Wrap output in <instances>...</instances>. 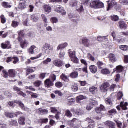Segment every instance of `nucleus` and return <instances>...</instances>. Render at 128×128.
<instances>
[{"mask_svg": "<svg viewBox=\"0 0 128 128\" xmlns=\"http://www.w3.org/2000/svg\"><path fill=\"white\" fill-rule=\"evenodd\" d=\"M90 6L92 8H104V4L100 0H95L92 2Z\"/></svg>", "mask_w": 128, "mask_h": 128, "instance_id": "nucleus-1", "label": "nucleus"}, {"mask_svg": "<svg viewBox=\"0 0 128 128\" xmlns=\"http://www.w3.org/2000/svg\"><path fill=\"white\" fill-rule=\"evenodd\" d=\"M69 56L71 58L72 62H74V64H78L79 60L76 55V51H72V50H69Z\"/></svg>", "mask_w": 128, "mask_h": 128, "instance_id": "nucleus-2", "label": "nucleus"}, {"mask_svg": "<svg viewBox=\"0 0 128 128\" xmlns=\"http://www.w3.org/2000/svg\"><path fill=\"white\" fill-rule=\"evenodd\" d=\"M43 48L45 52V54H50V50L52 52V50H54V47H52L50 44H44L43 46Z\"/></svg>", "mask_w": 128, "mask_h": 128, "instance_id": "nucleus-3", "label": "nucleus"}, {"mask_svg": "<svg viewBox=\"0 0 128 128\" xmlns=\"http://www.w3.org/2000/svg\"><path fill=\"white\" fill-rule=\"evenodd\" d=\"M110 86V83L108 82H106L100 86V90L103 92H106L108 90Z\"/></svg>", "mask_w": 128, "mask_h": 128, "instance_id": "nucleus-4", "label": "nucleus"}, {"mask_svg": "<svg viewBox=\"0 0 128 128\" xmlns=\"http://www.w3.org/2000/svg\"><path fill=\"white\" fill-rule=\"evenodd\" d=\"M55 12L58 14H61L62 16H66V12L64 8L60 6H57L55 7Z\"/></svg>", "mask_w": 128, "mask_h": 128, "instance_id": "nucleus-5", "label": "nucleus"}, {"mask_svg": "<svg viewBox=\"0 0 128 128\" xmlns=\"http://www.w3.org/2000/svg\"><path fill=\"white\" fill-rule=\"evenodd\" d=\"M68 16L70 20L74 22H80V16L77 14H68Z\"/></svg>", "mask_w": 128, "mask_h": 128, "instance_id": "nucleus-6", "label": "nucleus"}, {"mask_svg": "<svg viewBox=\"0 0 128 128\" xmlns=\"http://www.w3.org/2000/svg\"><path fill=\"white\" fill-rule=\"evenodd\" d=\"M14 104H18L22 108L23 110H24V112H28L30 110V109L28 108L24 107V104H23L22 101L15 100L14 101Z\"/></svg>", "mask_w": 128, "mask_h": 128, "instance_id": "nucleus-7", "label": "nucleus"}, {"mask_svg": "<svg viewBox=\"0 0 128 128\" xmlns=\"http://www.w3.org/2000/svg\"><path fill=\"white\" fill-rule=\"evenodd\" d=\"M1 46L3 50H10L12 48V45L9 41H6L4 43H2L1 44Z\"/></svg>", "mask_w": 128, "mask_h": 128, "instance_id": "nucleus-8", "label": "nucleus"}, {"mask_svg": "<svg viewBox=\"0 0 128 128\" xmlns=\"http://www.w3.org/2000/svg\"><path fill=\"white\" fill-rule=\"evenodd\" d=\"M53 64L57 68H62V66L64 63L62 60L60 59H57L53 61Z\"/></svg>", "mask_w": 128, "mask_h": 128, "instance_id": "nucleus-9", "label": "nucleus"}, {"mask_svg": "<svg viewBox=\"0 0 128 128\" xmlns=\"http://www.w3.org/2000/svg\"><path fill=\"white\" fill-rule=\"evenodd\" d=\"M82 42L84 46H86V48H90V46H92L90 41L87 38H83Z\"/></svg>", "mask_w": 128, "mask_h": 128, "instance_id": "nucleus-10", "label": "nucleus"}, {"mask_svg": "<svg viewBox=\"0 0 128 128\" xmlns=\"http://www.w3.org/2000/svg\"><path fill=\"white\" fill-rule=\"evenodd\" d=\"M26 4H28V3L26 2V0H21L20 1V4L19 5V9L24 10V8H26Z\"/></svg>", "mask_w": 128, "mask_h": 128, "instance_id": "nucleus-11", "label": "nucleus"}, {"mask_svg": "<svg viewBox=\"0 0 128 128\" xmlns=\"http://www.w3.org/2000/svg\"><path fill=\"white\" fill-rule=\"evenodd\" d=\"M86 122H88L89 124H90L88 126L89 128H96V122L94 120L90 119V118H88L86 119Z\"/></svg>", "mask_w": 128, "mask_h": 128, "instance_id": "nucleus-12", "label": "nucleus"}, {"mask_svg": "<svg viewBox=\"0 0 128 128\" xmlns=\"http://www.w3.org/2000/svg\"><path fill=\"white\" fill-rule=\"evenodd\" d=\"M28 18H30V15L26 14L23 15L24 24L26 26H28Z\"/></svg>", "mask_w": 128, "mask_h": 128, "instance_id": "nucleus-13", "label": "nucleus"}, {"mask_svg": "<svg viewBox=\"0 0 128 128\" xmlns=\"http://www.w3.org/2000/svg\"><path fill=\"white\" fill-rule=\"evenodd\" d=\"M119 26L120 30H126L128 28V24L124 21L119 22Z\"/></svg>", "mask_w": 128, "mask_h": 128, "instance_id": "nucleus-14", "label": "nucleus"}, {"mask_svg": "<svg viewBox=\"0 0 128 128\" xmlns=\"http://www.w3.org/2000/svg\"><path fill=\"white\" fill-rule=\"evenodd\" d=\"M106 108L102 105H100V108H97L95 111L98 114H100L102 112H104Z\"/></svg>", "mask_w": 128, "mask_h": 128, "instance_id": "nucleus-15", "label": "nucleus"}, {"mask_svg": "<svg viewBox=\"0 0 128 128\" xmlns=\"http://www.w3.org/2000/svg\"><path fill=\"white\" fill-rule=\"evenodd\" d=\"M8 74L10 78H16V74H18V72L14 70H8Z\"/></svg>", "mask_w": 128, "mask_h": 128, "instance_id": "nucleus-16", "label": "nucleus"}, {"mask_svg": "<svg viewBox=\"0 0 128 128\" xmlns=\"http://www.w3.org/2000/svg\"><path fill=\"white\" fill-rule=\"evenodd\" d=\"M78 2L76 0H71L69 2V6L70 8H76L78 6Z\"/></svg>", "mask_w": 128, "mask_h": 128, "instance_id": "nucleus-17", "label": "nucleus"}, {"mask_svg": "<svg viewBox=\"0 0 128 128\" xmlns=\"http://www.w3.org/2000/svg\"><path fill=\"white\" fill-rule=\"evenodd\" d=\"M21 40L20 42V46L21 48H28V41L26 40Z\"/></svg>", "mask_w": 128, "mask_h": 128, "instance_id": "nucleus-18", "label": "nucleus"}, {"mask_svg": "<svg viewBox=\"0 0 128 128\" xmlns=\"http://www.w3.org/2000/svg\"><path fill=\"white\" fill-rule=\"evenodd\" d=\"M45 86L46 88H50V86H54V82H52L50 80V79H47L45 81Z\"/></svg>", "mask_w": 128, "mask_h": 128, "instance_id": "nucleus-19", "label": "nucleus"}, {"mask_svg": "<svg viewBox=\"0 0 128 128\" xmlns=\"http://www.w3.org/2000/svg\"><path fill=\"white\" fill-rule=\"evenodd\" d=\"M44 8L45 10L46 14H48L52 12V8H50V6L48 5H44Z\"/></svg>", "mask_w": 128, "mask_h": 128, "instance_id": "nucleus-20", "label": "nucleus"}, {"mask_svg": "<svg viewBox=\"0 0 128 128\" xmlns=\"http://www.w3.org/2000/svg\"><path fill=\"white\" fill-rule=\"evenodd\" d=\"M123 70H124V68L122 66H117L116 67V68L114 70V72H116L120 73V72H122Z\"/></svg>", "mask_w": 128, "mask_h": 128, "instance_id": "nucleus-21", "label": "nucleus"}, {"mask_svg": "<svg viewBox=\"0 0 128 128\" xmlns=\"http://www.w3.org/2000/svg\"><path fill=\"white\" fill-rule=\"evenodd\" d=\"M90 70L92 74H96L98 72V67L96 66L92 65L90 66Z\"/></svg>", "mask_w": 128, "mask_h": 128, "instance_id": "nucleus-22", "label": "nucleus"}, {"mask_svg": "<svg viewBox=\"0 0 128 128\" xmlns=\"http://www.w3.org/2000/svg\"><path fill=\"white\" fill-rule=\"evenodd\" d=\"M86 97L84 96H78L76 98V102H78V104H80L81 100H86Z\"/></svg>", "mask_w": 128, "mask_h": 128, "instance_id": "nucleus-23", "label": "nucleus"}, {"mask_svg": "<svg viewBox=\"0 0 128 128\" xmlns=\"http://www.w3.org/2000/svg\"><path fill=\"white\" fill-rule=\"evenodd\" d=\"M68 46V43L61 44L58 46L57 50H64V48H66Z\"/></svg>", "mask_w": 128, "mask_h": 128, "instance_id": "nucleus-24", "label": "nucleus"}, {"mask_svg": "<svg viewBox=\"0 0 128 128\" xmlns=\"http://www.w3.org/2000/svg\"><path fill=\"white\" fill-rule=\"evenodd\" d=\"M5 116L6 118H14L15 114L9 112H6Z\"/></svg>", "mask_w": 128, "mask_h": 128, "instance_id": "nucleus-25", "label": "nucleus"}, {"mask_svg": "<svg viewBox=\"0 0 128 128\" xmlns=\"http://www.w3.org/2000/svg\"><path fill=\"white\" fill-rule=\"evenodd\" d=\"M42 18L44 22V26L46 28L48 26V18H46V16L44 14L42 15Z\"/></svg>", "mask_w": 128, "mask_h": 128, "instance_id": "nucleus-26", "label": "nucleus"}, {"mask_svg": "<svg viewBox=\"0 0 128 128\" xmlns=\"http://www.w3.org/2000/svg\"><path fill=\"white\" fill-rule=\"evenodd\" d=\"M77 10L79 12H82L84 10V5L82 4H80V5L77 6Z\"/></svg>", "mask_w": 128, "mask_h": 128, "instance_id": "nucleus-27", "label": "nucleus"}, {"mask_svg": "<svg viewBox=\"0 0 128 128\" xmlns=\"http://www.w3.org/2000/svg\"><path fill=\"white\" fill-rule=\"evenodd\" d=\"M65 116H67L68 118H72V114L68 110H66L65 112Z\"/></svg>", "mask_w": 128, "mask_h": 128, "instance_id": "nucleus-28", "label": "nucleus"}, {"mask_svg": "<svg viewBox=\"0 0 128 128\" xmlns=\"http://www.w3.org/2000/svg\"><path fill=\"white\" fill-rule=\"evenodd\" d=\"M72 92H78V84L76 83L74 84L72 86Z\"/></svg>", "mask_w": 128, "mask_h": 128, "instance_id": "nucleus-29", "label": "nucleus"}, {"mask_svg": "<svg viewBox=\"0 0 128 128\" xmlns=\"http://www.w3.org/2000/svg\"><path fill=\"white\" fill-rule=\"evenodd\" d=\"M36 48V47L34 46H32L28 50L29 54H34V50Z\"/></svg>", "mask_w": 128, "mask_h": 128, "instance_id": "nucleus-30", "label": "nucleus"}, {"mask_svg": "<svg viewBox=\"0 0 128 128\" xmlns=\"http://www.w3.org/2000/svg\"><path fill=\"white\" fill-rule=\"evenodd\" d=\"M98 102L96 100V99H94V98H92L90 99V104L91 106H98Z\"/></svg>", "mask_w": 128, "mask_h": 128, "instance_id": "nucleus-31", "label": "nucleus"}, {"mask_svg": "<svg viewBox=\"0 0 128 128\" xmlns=\"http://www.w3.org/2000/svg\"><path fill=\"white\" fill-rule=\"evenodd\" d=\"M18 34H19V38H18V41L21 42L22 40V36H24V31H19L18 32Z\"/></svg>", "mask_w": 128, "mask_h": 128, "instance_id": "nucleus-32", "label": "nucleus"}, {"mask_svg": "<svg viewBox=\"0 0 128 128\" xmlns=\"http://www.w3.org/2000/svg\"><path fill=\"white\" fill-rule=\"evenodd\" d=\"M38 110L40 114H48V110H43L42 108H40L38 109Z\"/></svg>", "mask_w": 128, "mask_h": 128, "instance_id": "nucleus-33", "label": "nucleus"}, {"mask_svg": "<svg viewBox=\"0 0 128 128\" xmlns=\"http://www.w3.org/2000/svg\"><path fill=\"white\" fill-rule=\"evenodd\" d=\"M112 6L113 8H114L116 10H120V6L118 5V3H116V2L113 1Z\"/></svg>", "mask_w": 128, "mask_h": 128, "instance_id": "nucleus-34", "label": "nucleus"}, {"mask_svg": "<svg viewBox=\"0 0 128 128\" xmlns=\"http://www.w3.org/2000/svg\"><path fill=\"white\" fill-rule=\"evenodd\" d=\"M24 122H26V118H24V117H21L18 120L20 124H21V126L24 125L26 124Z\"/></svg>", "mask_w": 128, "mask_h": 128, "instance_id": "nucleus-35", "label": "nucleus"}, {"mask_svg": "<svg viewBox=\"0 0 128 128\" xmlns=\"http://www.w3.org/2000/svg\"><path fill=\"white\" fill-rule=\"evenodd\" d=\"M60 78L64 82H68V76L65 74H62L60 76Z\"/></svg>", "mask_w": 128, "mask_h": 128, "instance_id": "nucleus-36", "label": "nucleus"}, {"mask_svg": "<svg viewBox=\"0 0 128 128\" xmlns=\"http://www.w3.org/2000/svg\"><path fill=\"white\" fill-rule=\"evenodd\" d=\"M90 92L92 94H94L96 92H98V88L92 86L90 88Z\"/></svg>", "mask_w": 128, "mask_h": 128, "instance_id": "nucleus-37", "label": "nucleus"}, {"mask_svg": "<svg viewBox=\"0 0 128 128\" xmlns=\"http://www.w3.org/2000/svg\"><path fill=\"white\" fill-rule=\"evenodd\" d=\"M38 20H40V18H38V16H36V15L31 16V20L33 22H36L38 21Z\"/></svg>", "mask_w": 128, "mask_h": 128, "instance_id": "nucleus-38", "label": "nucleus"}, {"mask_svg": "<svg viewBox=\"0 0 128 128\" xmlns=\"http://www.w3.org/2000/svg\"><path fill=\"white\" fill-rule=\"evenodd\" d=\"M105 124L108 128H112V121H106Z\"/></svg>", "mask_w": 128, "mask_h": 128, "instance_id": "nucleus-39", "label": "nucleus"}, {"mask_svg": "<svg viewBox=\"0 0 128 128\" xmlns=\"http://www.w3.org/2000/svg\"><path fill=\"white\" fill-rule=\"evenodd\" d=\"M102 74H110V71L108 69H104L101 71Z\"/></svg>", "mask_w": 128, "mask_h": 128, "instance_id": "nucleus-40", "label": "nucleus"}, {"mask_svg": "<svg viewBox=\"0 0 128 128\" xmlns=\"http://www.w3.org/2000/svg\"><path fill=\"white\" fill-rule=\"evenodd\" d=\"M70 76L72 78H76L78 76V72H74L70 74Z\"/></svg>", "mask_w": 128, "mask_h": 128, "instance_id": "nucleus-41", "label": "nucleus"}, {"mask_svg": "<svg viewBox=\"0 0 128 128\" xmlns=\"http://www.w3.org/2000/svg\"><path fill=\"white\" fill-rule=\"evenodd\" d=\"M50 80L52 82H54L56 80V76L54 74H52L50 76Z\"/></svg>", "mask_w": 128, "mask_h": 128, "instance_id": "nucleus-42", "label": "nucleus"}, {"mask_svg": "<svg viewBox=\"0 0 128 128\" xmlns=\"http://www.w3.org/2000/svg\"><path fill=\"white\" fill-rule=\"evenodd\" d=\"M2 6L5 8H12V6L8 4V3L4 2L2 4Z\"/></svg>", "mask_w": 128, "mask_h": 128, "instance_id": "nucleus-43", "label": "nucleus"}, {"mask_svg": "<svg viewBox=\"0 0 128 128\" xmlns=\"http://www.w3.org/2000/svg\"><path fill=\"white\" fill-rule=\"evenodd\" d=\"M52 24H58V19L56 17H53L50 19Z\"/></svg>", "mask_w": 128, "mask_h": 128, "instance_id": "nucleus-44", "label": "nucleus"}, {"mask_svg": "<svg viewBox=\"0 0 128 128\" xmlns=\"http://www.w3.org/2000/svg\"><path fill=\"white\" fill-rule=\"evenodd\" d=\"M20 24V23L18 22L13 21L12 22V28H18V25Z\"/></svg>", "mask_w": 128, "mask_h": 128, "instance_id": "nucleus-45", "label": "nucleus"}, {"mask_svg": "<svg viewBox=\"0 0 128 128\" xmlns=\"http://www.w3.org/2000/svg\"><path fill=\"white\" fill-rule=\"evenodd\" d=\"M64 56H66V53L64 52V51L62 50H61L59 54V58H64Z\"/></svg>", "mask_w": 128, "mask_h": 128, "instance_id": "nucleus-46", "label": "nucleus"}, {"mask_svg": "<svg viewBox=\"0 0 128 128\" xmlns=\"http://www.w3.org/2000/svg\"><path fill=\"white\" fill-rule=\"evenodd\" d=\"M105 102L106 104H108L109 106H112V102L110 98H106Z\"/></svg>", "mask_w": 128, "mask_h": 128, "instance_id": "nucleus-47", "label": "nucleus"}, {"mask_svg": "<svg viewBox=\"0 0 128 128\" xmlns=\"http://www.w3.org/2000/svg\"><path fill=\"white\" fill-rule=\"evenodd\" d=\"M120 48L124 52H126V50H128V46H127L122 45L120 46Z\"/></svg>", "mask_w": 128, "mask_h": 128, "instance_id": "nucleus-48", "label": "nucleus"}, {"mask_svg": "<svg viewBox=\"0 0 128 128\" xmlns=\"http://www.w3.org/2000/svg\"><path fill=\"white\" fill-rule=\"evenodd\" d=\"M0 18H1L2 24H4L6 22V17H4V15L1 16Z\"/></svg>", "mask_w": 128, "mask_h": 128, "instance_id": "nucleus-49", "label": "nucleus"}, {"mask_svg": "<svg viewBox=\"0 0 128 128\" xmlns=\"http://www.w3.org/2000/svg\"><path fill=\"white\" fill-rule=\"evenodd\" d=\"M108 2V12L110 10V7L112 6V0H109V1L107 2Z\"/></svg>", "mask_w": 128, "mask_h": 128, "instance_id": "nucleus-50", "label": "nucleus"}, {"mask_svg": "<svg viewBox=\"0 0 128 128\" xmlns=\"http://www.w3.org/2000/svg\"><path fill=\"white\" fill-rule=\"evenodd\" d=\"M78 120V119L76 118H74L72 120L68 121V126H72V124L75 122H76Z\"/></svg>", "mask_w": 128, "mask_h": 128, "instance_id": "nucleus-51", "label": "nucleus"}, {"mask_svg": "<svg viewBox=\"0 0 128 128\" xmlns=\"http://www.w3.org/2000/svg\"><path fill=\"white\" fill-rule=\"evenodd\" d=\"M97 40H98V42H104V40H106L108 39H106V37L98 36L97 38Z\"/></svg>", "mask_w": 128, "mask_h": 128, "instance_id": "nucleus-52", "label": "nucleus"}, {"mask_svg": "<svg viewBox=\"0 0 128 128\" xmlns=\"http://www.w3.org/2000/svg\"><path fill=\"white\" fill-rule=\"evenodd\" d=\"M34 84L35 86L38 88L40 86V84H42V81L37 80L35 82H34Z\"/></svg>", "mask_w": 128, "mask_h": 128, "instance_id": "nucleus-53", "label": "nucleus"}, {"mask_svg": "<svg viewBox=\"0 0 128 128\" xmlns=\"http://www.w3.org/2000/svg\"><path fill=\"white\" fill-rule=\"evenodd\" d=\"M123 96L124 94H122V92H120L118 94V100H122Z\"/></svg>", "mask_w": 128, "mask_h": 128, "instance_id": "nucleus-54", "label": "nucleus"}, {"mask_svg": "<svg viewBox=\"0 0 128 128\" xmlns=\"http://www.w3.org/2000/svg\"><path fill=\"white\" fill-rule=\"evenodd\" d=\"M56 94H58L59 96H64V94L60 90H56L54 92Z\"/></svg>", "mask_w": 128, "mask_h": 128, "instance_id": "nucleus-55", "label": "nucleus"}, {"mask_svg": "<svg viewBox=\"0 0 128 128\" xmlns=\"http://www.w3.org/2000/svg\"><path fill=\"white\" fill-rule=\"evenodd\" d=\"M116 124L118 125V128H122L124 126V125L122 124V122L117 120V121H115Z\"/></svg>", "mask_w": 128, "mask_h": 128, "instance_id": "nucleus-56", "label": "nucleus"}, {"mask_svg": "<svg viewBox=\"0 0 128 128\" xmlns=\"http://www.w3.org/2000/svg\"><path fill=\"white\" fill-rule=\"evenodd\" d=\"M50 62H52V59L50 58H48L46 60L43 62L44 64H48Z\"/></svg>", "mask_w": 128, "mask_h": 128, "instance_id": "nucleus-57", "label": "nucleus"}, {"mask_svg": "<svg viewBox=\"0 0 128 128\" xmlns=\"http://www.w3.org/2000/svg\"><path fill=\"white\" fill-rule=\"evenodd\" d=\"M12 62L14 64H16L18 63V62H20V60H18V58L17 57H14L13 58Z\"/></svg>", "mask_w": 128, "mask_h": 128, "instance_id": "nucleus-58", "label": "nucleus"}, {"mask_svg": "<svg viewBox=\"0 0 128 128\" xmlns=\"http://www.w3.org/2000/svg\"><path fill=\"white\" fill-rule=\"evenodd\" d=\"M56 88H62V83L60 82H58L55 84Z\"/></svg>", "mask_w": 128, "mask_h": 128, "instance_id": "nucleus-59", "label": "nucleus"}, {"mask_svg": "<svg viewBox=\"0 0 128 128\" xmlns=\"http://www.w3.org/2000/svg\"><path fill=\"white\" fill-rule=\"evenodd\" d=\"M120 74H117L115 76V81L116 82H120Z\"/></svg>", "mask_w": 128, "mask_h": 128, "instance_id": "nucleus-60", "label": "nucleus"}, {"mask_svg": "<svg viewBox=\"0 0 128 128\" xmlns=\"http://www.w3.org/2000/svg\"><path fill=\"white\" fill-rule=\"evenodd\" d=\"M71 112H73L75 116H78V110H74V109H72Z\"/></svg>", "mask_w": 128, "mask_h": 128, "instance_id": "nucleus-61", "label": "nucleus"}, {"mask_svg": "<svg viewBox=\"0 0 128 128\" xmlns=\"http://www.w3.org/2000/svg\"><path fill=\"white\" fill-rule=\"evenodd\" d=\"M26 76H28V74H32V72H34V70L32 68H28L26 70Z\"/></svg>", "mask_w": 128, "mask_h": 128, "instance_id": "nucleus-62", "label": "nucleus"}, {"mask_svg": "<svg viewBox=\"0 0 128 128\" xmlns=\"http://www.w3.org/2000/svg\"><path fill=\"white\" fill-rule=\"evenodd\" d=\"M10 124L12 126H18V122L16 120H12L10 122Z\"/></svg>", "mask_w": 128, "mask_h": 128, "instance_id": "nucleus-63", "label": "nucleus"}, {"mask_svg": "<svg viewBox=\"0 0 128 128\" xmlns=\"http://www.w3.org/2000/svg\"><path fill=\"white\" fill-rule=\"evenodd\" d=\"M120 2L122 4H128V0H120Z\"/></svg>", "mask_w": 128, "mask_h": 128, "instance_id": "nucleus-64", "label": "nucleus"}]
</instances>
